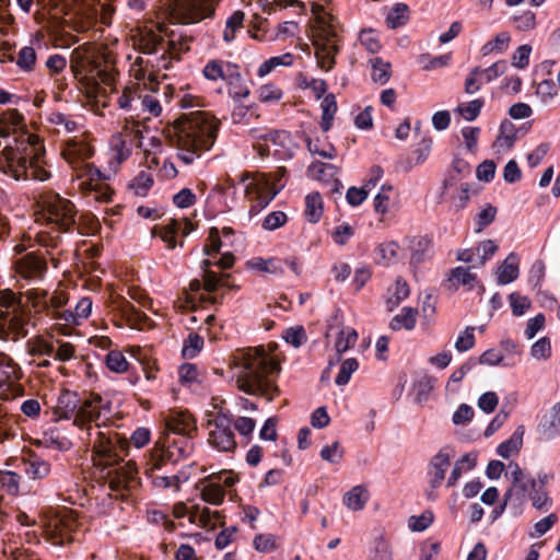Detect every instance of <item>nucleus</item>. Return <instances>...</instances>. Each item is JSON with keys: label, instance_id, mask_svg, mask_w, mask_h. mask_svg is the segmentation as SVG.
Listing matches in <instances>:
<instances>
[{"label": "nucleus", "instance_id": "obj_1", "mask_svg": "<svg viewBox=\"0 0 560 560\" xmlns=\"http://www.w3.org/2000/svg\"><path fill=\"white\" fill-rule=\"evenodd\" d=\"M237 387L249 395H260L268 400L278 394L276 376L279 363L262 348L236 351L231 360Z\"/></svg>", "mask_w": 560, "mask_h": 560}, {"label": "nucleus", "instance_id": "obj_2", "mask_svg": "<svg viewBox=\"0 0 560 560\" xmlns=\"http://www.w3.org/2000/svg\"><path fill=\"white\" fill-rule=\"evenodd\" d=\"M112 417V404L108 399L92 395L78 408L74 417V425L85 431L86 440L93 447V464H113L117 460V454L113 452L112 430L107 423Z\"/></svg>", "mask_w": 560, "mask_h": 560}, {"label": "nucleus", "instance_id": "obj_3", "mask_svg": "<svg viewBox=\"0 0 560 560\" xmlns=\"http://www.w3.org/2000/svg\"><path fill=\"white\" fill-rule=\"evenodd\" d=\"M219 126L220 121L207 112L192 113L177 121L168 136L178 151V159L187 165L191 164L202 150L213 145Z\"/></svg>", "mask_w": 560, "mask_h": 560}, {"label": "nucleus", "instance_id": "obj_4", "mask_svg": "<svg viewBox=\"0 0 560 560\" xmlns=\"http://www.w3.org/2000/svg\"><path fill=\"white\" fill-rule=\"evenodd\" d=\"M37 205L39 210L36 219L24 234L23 242L34 238L49 246L59 233L69 231L75 224L77 211L70 200L54 194L40 196Z\"/></svg>", "mask_w": 560, "mask_h": 560}, {"label": "nucleus", "instance_id": "obj_5", "mask_svg": "<svg viewBox=\"0 0 560 560\" xmlns=\"http://www.w3.org/2000/svg\"><path fill=\"white\" fill-rule=\"evenodd\" d=\"M93 154L94 150L90 140L83 135L67 140L62 150L65 160L79 180V188L93 192L95 200L107 202L112 198V189L106 184L107 176L89 162Z\"/></svg>", "mask_w": 560, "mask_h": 560}, {"label": "nucleus", "instance_id": "obj_6", "mask_svg": "<svg viewBox=\"0 0 560 560\" xmlns=\"http://www.w3.org/2000/svg\"><path fill=\"white\" fill-rule=\"evenodd\" d=\"M44 155L40 142L21 144L11 141L0 150V172L15 180L32 178L45 182L50 178V172Z\"/></svg>", "mask_w": 560, "mask_h": 560}, {"label": "nucleus", "instance_id": "obj_7", "mask_svg": "<svg viewBox=\"0 0 560 560\" xmlns=\"http://www.w3.org/2000/svg\"><path fill=\"white\" fill-rule=\"evenodd\" d=\"M113 452L117 454V460L113 464L94 465L101 468L102 478L108 482L109 490L115 495H124V491H131L138 486L137 469L132 462H120V453L129 444L137 448L143 447L150 441V431L147 428H138L130 436V440L120 439L116 432L112 431Z\"/></svg>", "mask_w": 560, "mask_h": 560}, {"label": "nucleus", "instance_id": "obj_8", "mask_svg": "<svg viewBox=\"0 0 560 560\" xmlns=\"http://www.w3.org/2000/svg\"><path fill=\"white\" fill-rule=\"evenodd\" d=\"M70 63L75 78L86 88L88 96L98 98L102 93L107 92L110 78L101 68L95 46L84 44L77 47L71 54Z\"/></svg>", "mask_w": 560, "mask_h": 560}, {"label": "nucleus", "instance_id": "obj_9", "mask_svg": "<svg viewBox=\"0 0 560 560\" xmlns=\"http://www.w3.org/2000/svg\"><path fill=\"white\" fill-rule=\"evenodd\" d=\"M311 10L314 16L312 37L315 56L319 67L328 71L332 68L338 52L337 21L322 4L312 3Z\"/></svg>", "mask_w": 560, "mask_h": 560}, {"label": "nucleus", "instance_id": "obj_10", "mask_svg": "<svg viewBox=\"0 0 560 560\" xmlns=\"http://www.w3.org/2000/svg\"><path fill=\"white\" fill-rule=\"evenodd\" d=\"M281 176V171L276 172L275 175L244 173L240 176V182L244 185L245 197L249 202V213L252 215L265 209L282 189L283 184L276 183V180H280Z\"/></svg>", "mask_w": 560, "mask_h": 560}, {"label": "nucleus", "instance_id": "obj_11", "mask_svg": "<svg viewBox=\"0 0 560 560\" xmlns=\"http://www.w3.org/2000/svg\"><path fill=\"white\" fill-rule=\"evenodd\" d=\"M249 136L253 140V148L260 158L273 154L280 160L293 156L296 144L291 135L284 130L265 132L260 129H252Z\"/></svg>", "mask_w": 560, "mask_h": 560}, {"label": "nucleus", "instance_id": "obj_12", "mask_svg": "<svg viewBox=\"0 0 560 560\" xmlns=\"http://www.w3.org/2000/svg\"><path fill=\"white\" fill-rule=\"evenodd\" d=\"M202 75L210 82H223L229 85V92L234 98L243 100L249 95L247 86L241 84L242 75L238 66L228 60H208L202 68Z\"/></svg>", "mask_w": 560, "mask_h": 560}, {"label": "nucleus", "instance_id": "obj_13", "mask_svg": "<svg viewBox=\"0 0 560 560\" xmlns=\"http://www.w3.org/2000/svg\"><path fill=\"white\" fill-rule=\"evenodd\" d=\"M455 457V451L451 446L440 448L429 460L427 466L428 488L425 495L434 500L438 495V489L447 481V474L451 470L452 462Z\"/></svg>", "mask_w": 560, "mask_h": 560}, {"label": "nucleus", "instance_id": "obj_14", "mask_svg": "<svg viewBox=\"0 0 560 560\" xmlns=\"http://www.w3.org/2000/svg\"><path fill=\"white\" fill-rule=\"evenodd\" d=\"M78 526L77 513L68 510H61L43 522L45 536L55 546H62L72 540Z\"/></svg>", "mask_w": 560, "mask_h": 560}, {"label": "nucleus", "instance_id": "obj_15", "mask_svg": "<svg viewBox=\"0 0 560 560\" xmlns=\"http://www.w3.org/2000/svg\"><path fill=\"white\" fill-rule=\"evenodd\" d=\"M208 443L219 452H233L236 441L232 431V419L224 412H209L207 420Z\"/></svg>", "mask_w": 560, "mask_h": 560}, {"label": "nucleus", "instance_id": "obj_16", "mask_svg": "<svg viewBox=\"0 0 560 560\" xmlns=\"http://www.w3.org/2000/svg\"><path fill=\"white\" fill-rule=\"evenodd\" d=\"M170 36L168 28L162 23H150L142 27H138L131 35L133 45L144 54H153L159 50H166L167 47L174 44L173 39H167Z\"/></svg>", "mask_w": 560, "mask_h": 560}, {"label": "nucleus", "instance_id": "obj_17", "mask_svg": "<svg viewBox=\"0 0 560 560\" xmlns=\"http://www.w3.org/2000/svg\"><path fill=\"white\" fill-rule=\"evenodd\" d=\"M215 2L217 0H172L170 14L176 23H196L213 12Z\"/></svg>", "mask_w": 560, "mask_h": 560}, {"label": "nucleus", "instance_id": "obj_18", "mask_svg": "<svg viewBox=\"0 0 560 560\" xmlns=\"http://www.w3.org/2000/svg\"><path fill=\"white\" fill-rule=\"evenodd\" d=\"M131 298L137 301L139 306L130 303L129 301H121L119 304V311L121 315L130 323V325L138 327L139 329H144L152 325L148 315L144 313V310L152 312L154 315L159 317H163L161 310L155 306V303L152 299L141 294L135 293Z\"/></svg>", "mask_w": 560, "mask_h": 560}, {"label": "nucleus", "instance_id": "obj_19", "mask_svg": "<svg viewBox=\"0 0 560 560\" xmlns=\"http://www.w3.org/2000/svg\"><path fill=\"white\" fill-rule=\"evenodd\" d=\"M0 136H13L12 141L21 144H36L39 138L27 130L24 116L15 108H10L0 115Z\"/></svg>", "mask_w": 560, "mask_h": 560}, {"label": "nucleus", "instance_id": "obj_20", "mask_svg": "<svg viewBox=\"0 0 560 560\" xmlns=\"http://www.w3.org/2000/svg\"><path fill=\"white\" fill-rule=\"evenodd\" d=\"M132 71L136 82L124 89L121 95L118 97V105L122 109L138 110V97L141 86L148 89L150 92H154L158 90L159 83L156 77L142 67L133 68Z\"/></svg>", "mask_w": 560, "mask_h": 560}, {"label": "nucleus", "instance_id": "obj_21", "mask_svg": "<svg viewBox=\"0 0 560 560\" xmlns=\"http://www.w3.org/2000/svg\"><path fill=\"white\" fill-rule=\"evenodd\" d=\"M73 7L66 12L65 22L73 24L74 28L83 32L89 30L97 19L98 0H72Z\"/></svg>", "mask_w": 560, "mask_h": 560}, {"label": "nucleus", "instance_id": "obj_22", "mask_svg": "<svg viewBox=\"0 0 560 560\" xmlns=\"http://www.w3.org/2000/svg\"><path fill=\"white\" fill-rule=\"evenodd\" d=\"M506 70L508 63L505 60L495 61L486 69L475 67L465 80V92L470 95L477 93L485 83L492 82L503 75Z\"/></svg>", "mask_w": 560, "mask_h": 560}, {"label": "nucleus", "instance_id": "obj_23", "mask_svg": "<svg viewBox=\"0 0 560 560\" xmlns=\"http://www.w3.org/2000/svg\"><path fill=\"white\" fill-rule=\"evenodd\" d=\"M92 300L90 298H82L74 306V311L65 310L63 313L57 315V329L60 334L69 336L71 327L80 326L85 319L89 318L92 312Z\"/></svg>", "mask_w": 560, "mask_h": 560}, {"label": "nucleus", "instance_id": "obj_24", "mask_svg": "<svg viewBox=\"0 0 560 560\" xmlns=\"http://www.w3.org/2000/svg\"><path fill=\"white\" fill-rule=\"evenodd\" d=\"M133 139V132L130 124H127L121 132L112 137L109 143V164L114 171H116L122 162L129 159Z\"/></svg>", "mask_w": 560, "mask_h": 560}, {"label": "nucleus", "instance_id": "obj_25", "mask_svg": "<svg viewBox=\"0 0 560 560\" xmlns=\"http://www.w3.org/2000/svg\"><path fill=\"white\" fill-rule=\"evenodd\" d=\"M509 471L512 479V487L505 492L504 501L500 506V511L497 515L503 513L509 502L517 505L522 504L527 498V483L525 482V476L517 463L509 464Z\"/></svg>", "mask_w": 560, "mask_h": 560}, {"label": "nucleus", "instance_id": "obj_26", "mask_svg": "<svg viewBox=\"0 0 560 560\" xmlns=\"http://www.w3.org/2000/svg\"><path fill=\"white\" fill-rule=\"evenodd\" d=\"M195 230L194 223L187 219H172L164 226H156L152 230L154 236H159L168 249L176 246V234L182 232L183 235H188Z\"/></svg>", "mask_w": 560, "mask_h": 560}, {"label": "nucleus", "instance_id": "obj_27", "mask_svg": "<svg viewBox=\"0 0 560 560\" xmlns=\"http://www.w3.org/2000/svg\"><path fill=\"white\" fill-rule=\"evenodd\" d=\"M400 195L390 184H383L373 200L374 211L385 220L392 212L398 210Z\"/></svg>", "mask_w": 560, "mask_h": 560}, {"label": "nucleus", "instance_id": "obj_28", "mask_svg": "<svg viewBox=\"0 0 560 560\" xmlns=\"http://www.w3.org/2000/svg\"><path fill=\"white\" fill-rule=\"evenodd\" d=\"M166 428L182 438H192L197 431L194 417L186 410H172L165 418Z\"/></svg>", "mask_w": 560, "mask_h": 560}, {"label": "nucleus", "instance_id": "obj_29", "mask_svg": "<svg viewBox=\"0 0 560 560\" xmlns=\"http://www.w3.org/2000/svg\"><path fill=\"white\" fill-rule=\"evenodd\" d=\"M498 250V244L492 240L481 242L477 247L463 249L457 254V259L471 262L475 266H482Z\"/></svg>", "mask_w": 560, "mask_h": 560}, {"label": "nucleus", "instance_id": "obj_30", "mask_svg": "<svg viewBox=\"0 0 560 560\" xmlns=\"http://www.w3.org/2000/svg\"><path fill=\"white\" fill-rule=\"evenodd\" d=\"M537 432L544 440H551L560 435V400L544 413L537 425Z\"/></svg>", "mask_w": 560, "mask_h": 560}, {"label": "nucleus", "instance_id": "obj_31", "mask_svg": "<svg viewBox=\"0 0 560 560\" xmlns=\"http://www.w3.org/2000/svg\"><path fill=\"white\" fill-rule=\"evenodd\" d=\"M133 138L138 141V147L148 154H156L162 151L163 137L149 129H141L138 122H131Z\"/></svg>", "mask_w": 560, "mask_h": 560}, {"label": "nucleus", "instance_id": "obj_32", "mask_svg": "<svg viewBox=\"0 0 560 560\" xmlns=\"http://www.w3.org/2000/svg\"><path fill=\"white\" fill-rule=\"evenodd\" d=\"M189 523L207 530H212L223 524V517L219 511H212L206 506L195 505L189 513Z\"/></svg>", "mask_w": 560, "mask_h": 560}, {"label": "nucleus", "instance_id": "obj_33", "mask_svg": "<svg viewBox=\"0 0 560 560\" xmlns=\"http://www.w3.org/2000/svg\"><path fill=\"white\" fill-rule=\"evenodd\" d=\"M19 378V369L7 357H0V396L8 398Z\"/></svg>", "mask_w": 560, "mask_h": 560}, {"label": "nucleus", "instance_id": "obj_34", "mask_svg": "<svg viewBox=\"0 0 560 560\" xmlns=\"http://www.w3.org/2000/svg\"><path fill=\"white\" fill-rule=\"evenodd\" d=\"M307 174L311 178L327 184L332 190H338L340 182L337 178V167L329 163L313 162Z\"/></svg>", "mask_w": 560, "mask_h": 560}, {"label": "nucleus", "instance_id": "obj_35", "mask_svg": "<svg viewBox=\"0 0 560 560\" xmlns=\"http://www.w3.org/2000/svg\"><path fill=\"white\" fill-rule=\"evenodd\" d=\"M517 138L515 126L509 121L503 120L499 127V135L492 144L495 154L508 153L515 144Z\"/></svg>", "mask_w": 560, "mask_h": 560}, {"label": "nucleus", "instance_id": "obj_36", "mask_svg": "<svg viewBox=\"0 0 560 560\" xmlns=\"http://www.w3.org/2000/svg\"><path fill=\"white\" fill-rule=\"evenodd\" d=\"M477 464V455L474 453H467L460 456L455 462H452V469L447 477L446 487L453 488L457 485L459 479L470 470L475 468Z\"/></svg>", "mask_w": 560, "mask_h": 560}, {"label": "nucleus", "instance_id": "obj_37", "mask_svg": "<svg viewBox=\"0 0 560 560\" xmlns=\"http://www.w3.org/2000/svg\"><path fill=\"white\" fill-rule=\"evenodd\" d=\"M16 272L25 279L42 277L46 269L44 260L34 254H27L15 262Z\"/></svg>", "mask_w": 560, "mask_h": 560}, {"label": "nucleus", "instance_id": "obj_38", "mask_svg": "<svg viewBox=\"0 0 560 560\" xmlns=\"http://www.w3.org/2000/svg\"><path fill=\"white\" fill-rule=\"evenodd\" d=\"M370 500V492L366 486L357 485L349 489L342 495L343 505L352 511H362Z\"/></svg>", "mask_w": 560, "mask_h": 560}, {"label": "nucleus", "instance_id": "obj_39", "mask_svg": "<svg viewBox=\"0 0 560 560\" xmlns=\"http://www.w3.org/2000/svg\"><path fill=\"white\" fill-rule=\"evenodd\" d=\"M78 396L70 390H62L54 406V415L57 420L69 419L78 407Z\"/></svg>", "mask_w": 560, "mask_h": 560}, {"label": "nucleus", "instance_id": "obj_40", "mask_svg": "<svg viewBox=\"0 0 560 560\" xmlns=\"http://www.w3.org/2000/svg\"><path fill=\"white\" fill-rule=\"evenodd\" d=\"M520 258L515 253H511L497 268L495 275L499 284L505 285L513 282L520 273Z\"/></svg>", "mask_w": 560, "mask_h": 560}, {"label": "nucleus", "instance_id": "obj_41", "mask_svg": "<svg viewBox=\"0 0 560 560\" xmlns=\"http://www.w3.org/2000/svg\"><path fill=\"white\" fill-rule=\"evenodd\" d=\"M23 471L32 480L43 479L49 475L50 464L35 454H30L23 459Z\"/></svg>", "mask_w": 560, "mask_h": 560}, {"label": "nucleus", "instance_id": "obj_42", "mask_svg": "<svg viewBox=\"0 0 560 560\" xmlns=\"http://www.w3.org/2000/svg\"><path fill=\"white\" fill-rule=\"evenodd\" d=\"M511 42L512 37L509 32H499L493 38L482 45L480 52L485 57L490 55H503L509 50Z\"/></svg>", "mask_w": 560, "mask_h": 560}, {"label": "nucleus", "instance_id": "obj_43", "mask_svg": "<svg viewBox=\"0 0 560 560\" xmlns=\"http://www.w3.org/2000/svg\"><path fill=\"white\" fill-rule=\"evenodd\" d=\"M192 438H178L170 443L164 452V456L176 463L188 457L194 450Z\"/></svg>", "mask_w": 560, "mask_h": 560}, {"label": "nucleus", "instance_id": "obj_44", "mask_svg": "<svg viewBox=\"0 0 560 560\" xmlns=\"http://www.w3.org/2000/svg\"><path fill=\"white\" fill-rule=\"evenodd\" d=\"M525 434V427L518 425L511 438L499 444L497 453L503 458H510L516 455L523 446V438Z\"/></svg>", "mask_w": 560, "mask_h": 560}, {"label": "nucleus", "instance_id": "obj_45", "mask_svg": "<svg viewBox=\"0 0 560 560\" xmlns=\"http://www.w3.org/2000/svg\"><path fill=\"white\" fill-rule=\"evenodd\" d=\"M249 270L258 273H283V262L278 258L254 257L246 262Z\"/></svg>", "mask_w": 560, "mask_h": 560}, {"label": "nucleus", "instance_id": "obj_46", "mask_svg": "<svg viewBox=\"0 0 560 560\" xmlns=\"http://www.w3.org/2000/svg\"><path fill=\"white\" fill-rule=\"evenodd\" d=\"M358 332L350 326H340L336 332L334 348L341 355L349 349L353 348L358 341Z\"/></svg>", "mask_w": 560, "mask_h": 560}, {"label": "nucleus", "instance_id": "obj_47", "mask_svg": "<svg viewBox=\"0 0 560 560\" xmlns=\"http://www.w3.org/2000/svg\"><path fill=\"white\" fill-rule=\"evenodd\" d=\"M410 290L408 283L397 278L395 283L388 288L386 295V306L388 311L395 310L402 301L409 296Z\"/></svg>", "mask_w": 560, "mask_h": 560}, {"label": "nucleus", "instance_id": "obj_48", "mask_svg": "<svg viewBox=\"0 0 560 560\" xmlns=\"http://www.w3.org/2000/svg\"><path fill=\"white\" fill-rule=\"evenodd\" d=\"M178 380L184 387L195 390L203 381V375L195 364L184 363L178 369Z\"/></svg>", "mask_w": 560, "mask_h": 560}, {"label": "nucleus", "instance_id": "obj_49", "mask_svg": "<svg viewBox=\"0 0 560 560\" xmlns=\"http://www.w3.org/2000/svg\"><path fill=\"white\" fill-rule=\"evenodd\" d=\"M376 261L384 266L394 265L400 257L399 245L394 242H384L375 249Z\"/></svg>", "mask_w": 560, "mask_h": 560}, {"label": "nucleus", "instance_id": "obj_50", "mask_svg": "<svg viewBox=\"0 0 560 560\" xmlns=\"http://www.w3.org/2000/svg\"><path fill=\"white\" fill-rule=\"evenodd\" d=\"M418 311L416 308L406 306L402 307L400 313L395 315L389 323L393 330H412L417 324Z\"/></svg>", "mask_w": 560, "mask_h": 560}, {"label": "nucleus", "instance_id": "obj_51", "mask_svg": "<svg viewBox=\"0 0 560 560\" xmlns=\"http://www.w3.org/2000/svg\"><path fill=\"white\" fill-rule=\"evenodd\" d=\"M161 460H154L145 469L147 475L152 479V483L156 488H174L178 490L179 478L177 476H160L155 474V470L160 468Z\"/></svg>", "mask_w": 560, "mask_h": 560}, {"label": "nucleus", "instance_id": "obj_52", "mask_svg": "<svg viewBox=\"0 0 560 560\" xmlns=\"http://www.w3.org/2000/svg\"><path fill=\"white\" fill-rule=\"evenodd\" d=\"M324 212L323 199L318 192H311L305 197V218L310 223H317Z\"/></svg>", "mask_w": 560, "mask_h": 560}, {"label": "nucleus", "instance_id": "obj_53", "mask_svg": "<svg viewBox=\"0 0 560 560\" xmlns=\"http://www.w3.org/2000/svg\"><path fill=\"white\" fill-rule=\"evenodd\" d=\"M450 281L453 287H463L466 290H472L477 284L476 276L470 271V268L456 267L452 270Z\"/></svg>", "mask_w": 560, "mask_h": 560}, {"label": "nucleus", "instance_id": "obj_54", "mask_svg": "<svg viewBox=\"0 0 560 560\" xmlns=\"http://www.w3.org/2000/svg\"><path fill=\"white\" fill-rule=\"evenodd\" d=\"M469 171V166L467 163L463 161H456L453 164V171L450 173L448 177L444 179L443 182V190H442V197H450V195L455 190V188H458V179L460 173H467Z\"/></svg>", "mask_w": 560, "mask_h": 560}, {"label": "nucleus", "instance_id": "obj_55", "mask_svg": "<svg viewBox=\"0 0 560 560\" xmlns=\"http://www.w3.org/2000/svg\"><path fill=\"white\" fill-rule=\"evenodd\" d=\"M371 65V78L375 83L385 84L389 81L392 75V65L382 58H373L370 60Z\"/></svg>", "mask_w": 560, "mask_h": 560}, {"label": "nucleus", "instance_id": "obj_56", "mask_svg": "<svg viewBox=\"0 0 560 560\" xmlns=\"http://www.w3.org/2000/svg\"><path fill=\"white\" fill-rule=\"evenodd\" d=\"M279 546V537L271 533L258 534L253 539L254 549L260 553L272 552L277 550Z\"/></svg>", "mask_w": 560, "mask_h": 560}, {"label": "nucleus", "instance_id": "obj_57", "mask_svg": "<svg viewBox=\"0 0 560 560\" xmlns=\"http://www.w3.org/2000/svg\"><path fill=\"white\" fill-rule=\"evenodd\" d=\"M482 107L483 101L481 98H475L469 102L459 103L454 112L464 120L472 121L480 115Z\"/></svg>", "mask_w": 560, "mask_h": 560}, {"label": "nucleus", "instance_id": "obj_58", "mask_svg": "<svg viewBox=\"0 0 560 560\" xmlns=\"http://www.w3.org/2000/svg\"><path fill=\"white\" fill-rule=\"evenodd\" d=\"M200 495L205 502L219 505L223 502L225 493L219 482L211 480L203 485Z\"/></svg>", "mask_w": 560, "mask_h": 560}, {"label": "nucleus", "instance_id": "obj_59", "mask_svg": "<svg viewBox=\"0 0 560 560\" xmlns=\"http://www.w3.org/2000/svg\"><path fill=\"white\" fill-rule=\"evenodd\" d=\"M322 121L320 126L324 131H328L331 128L335 114L337 112L336 98L332 94L326 95L322 103Z\"/></svg>", "mask_w": 560, "mask_h": 560}, {"label": "nucleus", "instance_id": "obj_60", "mask_svg": "<svg viewBox=\"0 0 560 560\" xmlns=\"http://www.w3.org/2000/svg\"><path fill=\"white\" fill-rule=\"evenodd\" d=\"M551 341L548 337H541L530 346L529 355L535 361L546 362L551 358Z\"/></svg>", "mask_w": 560, "mask_h": 560}, {"label": "nucleus", "instance_id": "obj_61", "mask_svg": "<svg viewBox=\"0 0 560 560\" xmlns=\"http://www.w3.org/2000/svg\"><path fill=\"white\" fill-rule=\"evenodd\" d=\"M409 19V9L405 3H396L386 15V24L389 28L402 26Z\"/></svg>", "mask_w": 560, "mask_h": 560}, {"label": "nucleus", "instance_id": "obj_62", "mask_svg": "<svg viewBox=\"0 0 560 560\" xmlns=\"http://www.w3.org/2000/svg\"><path fill=\"white\" fill-rule=\"evenodd\" d=\"M320 458L330 464L339 465L345 456V450L339 441H334L330 444H326L320 450Z\"/></svg>", "mask_w": 560, "mask_h": 560}, {"label": "nucleus", "instance_id": "obj_63", "mask_svg": "<svg viewBox=\"0 0 560 560\" xmlns=\"http://www.w3.org/2000/svg\"><path fill=\"white\" fill-rule=\"evenodd\" d=\"M559 90L551 79H546L537 83L535 94L538 100L545 104H551L558 96Z\"/></svg>", "mask_w": 560, "mask_h": 560}, {"label": "nucleus", "instance_id": "obj_64", "mask_svg": "<svg viewBox=\"0 0 560 560\" xmlns=\"http://www.w3.org/2000/svg\"><path fill=\"white\" fill-rule=\"evenodd\" d=\"M36 51L32 46L22 47L15 58V63L23 72H31L36 66Z\"/></svg>", "mask_w": 560, "mask_h": 560}]
</instances>
